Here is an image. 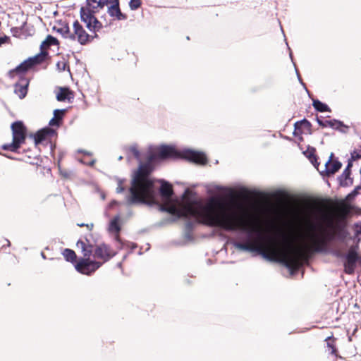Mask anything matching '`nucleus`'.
Here are the masks:
<instances>
[{"label":"nucleus","mask_w":361,"mask_h":361,"mask_svg":"<svg viewBox=\"0 0 361 361\" xmlns=\"http://www.w3.org/2000/svg\"><path fill=\"white\" fill-rule=\"evenodd\" d=\"M203 224L222 228L227 231L240 230L248 235L246 243H235L240 250L257 252L264 258L283 264L290 270L297 269L301 264L303 251L284 240L262 233L257 219L248 214L240 204L226 202L211 197L202 211Z\"/></svg>","instance_id":"1"},{"label":"nucleus","mask_w":361,"mask_h":361,"mask_svg":"<svg viewBox=\"0 0 361 361\" xmlns=\"http://www.w3.org/2000/svg\"><path fill=\"white\" fill-rule=\"evenodd\" d=\"M138 161L139 169L135 173L130 188V195L128 197V204L145 203L152 204L155 200L156 189L154 182L148 176L152 170V164L159 159L176 158L182 157L196 164H205L207 157L202 152L192 149H184L178 152L173 146L161 145L149 147L146 151H140L136 145L126 148Z\"/></svg>","instance_id":"2"},{"label":"nucleus","mask_w":361,"mask_h":361,"mask_svg":"<svg viewBox=\"0 0 361 361\" xmlns=\"http://www.w3.org/2000/svg\"><path fill=\"white\" fill-rule=\"evenodd\" d=\"M305 225L308 247L317 252L323 250L336 227L334 214L322 204L310 207L305 216Z\"/></svg>","instance_id":"3"},{"label":"nucleus","mask_w":361,"mask_h":361,"mask_svg":"<svg viewBox=\"0 0 361 361\" xmlns=\"http://www.w3.org/2000/svg\"><path fill=\"white\" fill-rule=\"evenodd\" d=\"M160 193L165 200L164 210L178 218H183L189 221L186 224L188 228H192L196 222H203L202 211L207 205L197 202L193 197V193L189 189L185 190L180 200L173 201L171 199L173 190L171 185L166 182H161Z\"/></svg>","instance_id":"4"},{"label":"nucleus","mask_w":361,"mask_h":361,"mask_svg":"<svg viewBox=\"0 0 361 361\" xmlns=\"http://www.w3.org/2000/svg\"><path fill=\"white\" fill-rule=\"evenodd\" d=\"M57 44H58V40L56 39V38L54 37L51 35H48L47 37V38L41 44V46H40L41 50H42L41 53L24 61L18 66H17L15 69L9 72V75L11 77H14V75L16 74L24 73V72L27 71V70H29L30 68L35 66V65L40 63L45 59L46 56L47 54L44 50L48 49L49 47H51L52 45H57Z\"/></svg>","instance_id":"5"},{"label":"nucleus","mask_w":361,"mask_h":361,"mask_svg":"<svg viewBox=\"0 0 361 361\" xmlns=\"http://www.w3.org/2000/svg\"><path fill=\"white\" fill-rule=\"evenodd\" d=\"M77 247L81 250L85 258L80 259L76 263L75 269L82 274L90 275L102 266V263L98 261L91 260L90 257L92 254V245L87 244L85 241L78 240Z\"/></svg>","instance_id":"6"},{"label":"nucleus","mask_w":361,"mask_h":361,"mask_svg":"<svg viewBox=\"0 0 361 361\" xmlns=\"http://www.w3.org/2000/svg\"><path fill=\"white\" fill-rule=\"evenodd\" d=\"M110 0H87V5L92 9V11L81 8L80 9V18L83 21L87 29L94 32H97L102 27V23L95 18L92 14V11L94 12L100 8H102L104 6L109 3Z\"/></svg>","instance_id":"7"},{"label":"nucleus","mask_w":361,"mask_h":361,"mask_svg":"<svg viewBox=\"0 0 361 361\" xmlns=\"http://www.w3.org/2000/svg\"><path fill=\"white\" fill-rule=\"evenodd\" d=\"M73 32H71L68 26H64L58 31L63 37L71 39H77L80 44H85L90 41V36L86 32L78 21H75L73 25Z\"/></svg>","instance_id":"8"},{"label":"nucleus","mask_w":361,"mask_h":361,"mask_svg":"<svg viewBox=\"0 0 361 361\" xmlns=\"http://www.w3.org/2000/svg\"><path fill=\"white\" fill-rule=\"evenodd\" d=\"M11 129L13 133V142L10 144L4 145L3 149L11 152H16L25 140L26 130L23 123L20 121L13 123L11 126Z\"/></svg>","instance_id":"9"},{"label":"nucleus","mask_w":361,"mask_h":361,"mask_svg":"<svg viewBox=\"0 0 361 361\" xmlns=\"http://www.w3.org/2000/svg\"><path fill=\"white\" fill-rule=\"evenodd\" d=\"M115 255V252L104 243L97 245L95 248L92 247V255L94 259H101L102 264L109 261Z\"/></svg>","instance_id":"10"},{"label":"nucleus","mask_w":361,"mask_h":361,"mask_svg":"<svg viewBox=\"0 0 361 361\" xmlns=\"http://www.w3.org/2000/svg\"><path fill=\"white\" fill-rule=\"evenodd\" d=\"M357 259L358 255L357 252L353 250H349L344 262V269L346 274H352L354 273Z\"/></svg>","instance_id":"11"},{"label":"nucleus","mask_w":361,"mask_h":361,"mask_svg":"<svg viewBox=\"0 0 361 361\" xmlns=\"http://www.w3.org/2000/svg\"><path fill=\"white\" fill-rule=\"evenodd\" d=\"M317 123L320 126L323 128L330 127L333 129L338 130L342 133H346L348 129V126L343 124V122L336 119L322 121L317 118Z\"/></svg>","instance_id":"12"},{"label":"nucleus","mask_w":361,"mask_h":361,"mask_svg":"<svg viewBox=\"0 0 361 361\" xmlns=\"http://www.w3.org/2000/svg\"><path fill=\"white\" fill-rule=\"evenodd\" d=\"M334 153H331L329 159L325 163L324 173L326 175L329 176L334 174L341 168V163L336 159H334Z\"/></svg>","instance_id":"13"},{"label":"nucleus","mask_w":361,"mask_h":361,"mask_svg":"<svg viewBox=\"0 0 361 361\" xmlns=\"http://www.w3.org/2000/svg\"><path fill=\"white\" fill-rule=\"evenodd\" d=\"M111 2L113 4L109 7L108 13L112 17H116L117 20H125L126 18V16L123 14L121 12L118 6V0H110L109 3Z\"/></svg>","instance_id":"14"},{"label":"nucleus","mask_w":361,"mask_h":361,"mask_svg":"<svg viewBox=\"0 0 361 361\" xmlns=\"http://www.w3.org/2000/svg\"><path fill=\"white\" fill-rule=\"evenodd\" d=\"M120 215L116 216L109 223V231L116 235V240H118V233L121 230L119 225Z\"/></svg>","instance_id":"15"},{"label":"nucleus","mask_w":361,"mask_h":361,"mask_svg":"<svg viewBox=\"0 0 361 361\" xmlns=\"http://www.w3.org/2000/svg\"><path fill=\"white\" fill-rule=\"evenodd\" d=\"M54 130L49 128H45L39 130L35 135V142L37 145L47 138L49 135L53 134Z\"/></svg>","instance_id":"16"},{"label":"nucleus","mask_w":361,"mask_h":361,"mask_svg":"<svg viewBox=\"0 0 361 361\" xmlns=\"http://www.w3.org/2000/svg\"><path fill=\"white\" fill-rule=\"evenodd\" d=\"M73 98L72 92L67 88H61L56 94L58 101H71Z\"/></svg>","instance_id":"17"},{"label":"nucleus","mask_w":361,"mask_h":361,"mask_svg":"<svg viewBox=\"0 0 361 361\" xmlns=\"http://www.w3.org/2000/svg\"><path fill=\"white\" fill-rule=\"evenodd\" d=\"M27 85H28L27 81H25V82L23 85H18V84L16 85L15 92L16 94L18 95V97L20 99L24 98L25 97V95L27 94Z\"/></svg>","instance_id":"18"},{"label":"nucleus","mask_w":361,"mask_h":361,"mask_svg":"<svg viewBox=\"0 0 361 361\" xmlns=\"http://www.w3.org/2000/svg\"><path fill=\"white\" fill-rule=\"evenodd\" d=\"M312 105L314 108L319 112L331 111L329 107L324 103H322L319 100L313 99Z\"/></svg>","instance_id":"19"},{"label":"nucleus","mask_w":361,"mask_h":361,"mask_svg":"<svg viewBox=\"0 0 361 361\" xmlns=\"http://www.w3.org/2000/svg\"><path fill=\"white\" fill-rule=\"evenodd\" d=\"M63 255L68 262H73L76 259V255L75 252L70 249H65L63 252Z\"/></svg>","instance_id":"20"},{"label":"nucleus","mask_w":361,"mask_h":361,"mask_svg":"<svg viewBox=\"0 0 361 361\" xmlns=\"http://www.w3.org/2000/svg\"><path fill=\"white\" fill-rule=\"evenodd\" d=\"M306 156L309 158L311 163L316 167H318L319 163L317 162V157L314 155L313 152H307L305 153Z\"/></svg>","instance_id":"21"},{"label":"nucleus","mask_w":361,"mask_h":361,"mask_svg":"<svg viewBox=\"0 0 361 361\" xmlns=\"http://www.w3.org/2000/svg\"><path fill=\"white\" fill-rule=\"evenodd\" d=\"M141 6V0H130L129 6L131 10L134 11L137 9Z\"/></svg>","instance_id":"22"},{"label":"nucleus","mask_w":361,"mask_h":361,"mask_svg":"<svg viewBox=\"0 0 361 361\" xmlns=\"http://www.w3.org/2000/svg\"><path fill=\"white\" fill-rule=\"evenodd\" d=\"M67 66H68L67 62L64 59L58 61L56 63V68L59 71H65L66 69Z\"/></svg>","instance_id":"23"},{"label":"nucleus","mask_w":361,"mask_h":361,"mask_svg":"<svg viewBox=\"0 0 361 361\" xmlns=\"http://www.w3.org/2000/svg\"><path fill=\"white\" fill-rule=\"evenodd\" d=\"M65 110H60V109H56L54 111V118H56L58 121L61 120Z\"/></svg>","instance_id":"24"},{"label":"nucleus","mask_w":361,"mask_h":361,"mask_svg":"<svg viewBox=\"0 0 361 361\" xmlns=\"http://www.w3.org/2000/svg\"><path fill=\"white\" fill-rule=\"evenodd\" d=\"M350 166V164H349L348 167L344 170L343 174H342V176L345 177V179H347L350 174V169H349V167Z\"/></svg>","instance_id":"25"},{"label":"nucleus","mask_w":361,"mask_h":361,"mask_svg":"<svg viewBox=\"0 0 361 361\" xmlns=\"http://www.w3.org/2000/svg\"><path fill=\"white\" fill-rule=\"evenodd\" d=\"M123 181L121 180H118V187L116 188V192L120 193L124 190V188L122 186Z\"/></svg>","instance_id":"26"},{"label":"nucleus","mask_w":361,"mask_h":361,"mask_svg":"<svg viewBox=\"0 0 361 361\" xmlns=\"http://www.w3.org/2000/svg\"><path fill=\"white\" fill-rule=\"evenodd\" d=\"M59 121H58L56 118H55L54 117L52 118L50 121H49V125L51 126H59Z\"/></svg>","instance_id":"27"},{"label":"nucleus","mask_w":361,"mask_h":361,"mask_svg":"<svg viewBox=\"0 0 361 361\" xmlns=\"http://www.w3.org/2000/svg\"><path fill=\"white\" fill-rule=\"evenodd\" d=\"M300 124L301 125H306V126H310V123L309 121H307V120L304 119L302 120V121H300Z\"/></svg>","instance_id":"28"},{"label":"nucleus","mask_w":361,"mask_h":361,"mask_svg":"<svg viewBox=\"0 0 361 361\" xmlns=\"http://www.w3.org/2000/svg\"><path fill=\"white\" fill-rule=\"evenodd\" d=\"M296 73H297V75H298V78L299 81H300V82L303 85H304V83L302 82V80H301V78H300V75H299V73H298V71H297V70H296Z\"/></svg>","instance_id":"29"},{"label":"nucleus","mask_w":361,"mask_h":361,"mask_svg":"<svg viewBox=\"0 0 361 361\" xmlns=\"http://www.w3.org/2000/svg\"><path fill=\"white\" fill-rule=\"evenodd\" d=\"M4 40L3 39L0 38V45L3 43Z\"/></svg>","instance_id":"30"},{"label":"nucleus","mask_w":361,"mask_h":361,"mask_svg":"<svg viewBox=\"0 0 361 361\" xmlns=\"http://www.w3.org/2000/svg\"><path fill=\"white\" fill-rule=\"evenodd\" d=\"M122 159H123V157H122V156H120V157H118V160H121Z\"/></svg>","instance_id":"31"},{"label":"nucleus","mask_w":361,"mask_h":361,"mask_svg":"<svg viewBox=\"0 0 361 361\" xmlns=\"http://www.w3.org/2000/svg\"><path fill=\"white\" fill-rule=\"evenodd\" d=\"M87 228H89L90 229H91L92 227H90V226L88 224L86 225ZM91 226H92V225H91Z\"/></svg>","instance_id":"32"},{"label":"nucleus","mask_w":361,"mask_h":361,"mask_svg":"<svg viewBox=\"0 0 361 361\" xmlns=\"http://www.w3.org/2000/svg\"><path fill=\"white\" fill-rule=\"evenodd\" d=\"M116 204V202H113L111 203V206H112V204Z\"/></svg>","instance_id":"33"},{"label":"nucleus","mask_w":361,"mask_h":361,"mask_svg":"<svg viewBox=\"0 0 361 361\" xmlns=\"http://www.w3.org/2000/svg\"><path fill=\"white\" fill-rule=\"evenodd\" d=\"M93 164H94V161H91L90 164L92 165Z\"/></svg>","instance_id":"34"},{"label":"nucleus","mask_w":361,"mask_h":361,"mask_svg":"<svg viewBox=\"0 0 361 361\" xmlns=\"http://www.w3.org/2000/svg\"><path fill=\"white\" fill-rule=\"evenodd\" d=\"M78 226H84V224H78Z\"/></svg>","instance_id":"35"},{"label":"nucleus","mask_w":361,"mask_h":361,"mask_svg":"<svg viewBox=\"0 0 361 361\" xmlns=\"http://www.w3.org/2000/svg\"><path fill=\"white\" fill-rule=\"evenodd\" d=\"M290 57L292 58V54L291 52L290 53Z\"/></svg>","instance_id":"36"}]
</instances>
